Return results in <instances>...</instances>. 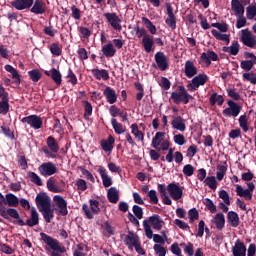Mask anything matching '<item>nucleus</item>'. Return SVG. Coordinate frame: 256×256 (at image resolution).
I'll return each instance as SVG.
<instances>
[{
	"mask_svg": "<svg viewBox=\"0 0 256 256\" xmlns=\"http://www.w3.org/2000/svg\"><path fill=\"white\" fill-rule=\"evenodd\" d=\"M84 108V118L89 119L93 115V105L87 100L82 101Z\"/></svg>",
	"mask_w": 256,
	"mask_h": 256,
	"instance_id": "obj_49",
	"label": "nucleus"
},
{
	"mask_svg": "<svg viewBox=\"0 0 256 256\" xmlns=\"http://www.w3.org/2000/svg\"><path fill=\"white\" fill-rule=\"evenodd\" d=\"M22 123H27L32 129L39 130L43 127V118L37 115H30L22 118Z\"/></svg>",
	"mask_w": 256,
	"mask_h": 256,
	"instance_id": "obj_15",
	"label": "nucleus"
},
{
	"mask_svg": "<svg viewBox=\"0 0 256 256\" xmlns=\"http://www.w3.org/2000/svg\"><path fill=\"white\" fill-rule=\"evenodd\" d=\"M104 17L108 23L114 29V31L121 32L123 29V26H121V18L117 15L115 12H107L104 13Z\"/></svg>",
	"mask_w": 256,
	"mask_h": 256,
	"instance_id": "obj_10",
	"label": "nucleus"
},
{
	"mask_svg": "<svg viewBox=\"0 0 256 256\" xmlns=\"http://www.w3.org/2000/svg\"><path fill=\"white\" fill-rule=\"evenodd\" d=\"M28 177L32 183L35 185H38V187H43V180H41V177L37 175L35 172H28Z\"/></svg>",
	"mask_w": 256,
	"mask_h": 256,
	"instance_id": "obj_52",
	"label": "nucleus"
},
{
	"mask_svg": "<svg viewBox=\"0 0 256 256\" xmlns=\"http://www.w3.org/2000/svg\"><path fill=\"white\" fill-rule=\"evenodd\" d=\"M154 59L160 71H167V69H169V59L164 52H157L154 56Z\"/></svg>",
	"mask_w": 256,
	"mask_h": 256,
	"instance_id": "obj_16",
	"label": "nucleus"
},
{
	"mask_svg": "<svg viewBox=\"0 0 256 256\" xmlns=\"http://www.w3.org/2000/svg\"><path fill=\"white\" fill-rule=\"evenodd\" d=\"M205 185H207L210 189H217V179H215V176L207 177L204 180Z\"/></svg>",
	"mask_w": 256,
	"mask_h": 256,
	"instance_id": "obj_61",
	"label": "nucleus"
},
{
	"mask_svg": "<svg viewBox=\"0 0 256 256\" xmlns=\"http://www.w3.org/2000/svg\"><path fill=\"white\" fill-rule=\"evenodd\" d=\"M5 205H8V207H19V198L13 193H8L5 196Z\"/></svg>",
	"mask_w": 256,
	"mask_h": 256,
	"instance_id": "obj_40",
	"label": "nucleus"
},
{
	"mask_svg": "<svg viewBox=\"0 0 256 256\" xmlns=\"http://www.w3.org/2000/svg\"><path fill=\"white\" fill-rule=\"evenodd\" d=\"M107 198L110 203H118L119 201V190L115 187L108 189Z\"/></svg>",
	"mask_w": 256,
	"mask_h": 256,
	"instance_id": "obj_41",
	"label": "nucleus"
},
{
	"mask_svg": "<svg viewBox=\"0 0 256 256\" xmlns=\"http://www.w3.org/2000/svg\"><path fill=\"white\" fill-rule=\"evenodd\" d=\"M38 173L42 177H51L57 173V166L53 162H44L38 167Z\"/></svg>",
	"mask_w": 256,
	"mask_h": 256,
	"instance_id": "obj_12",
	"label": "nucleus"
},
{
	"mask_svg": "<svg viewBox=\"0 0 256 256\" xmlns=\"http://www.w3.org/2000/svg\"><path fill=\"white\" fill-rule=\"evenodd\" d=\"M141 241L139 240V236L133 231H129L128 235L125 236L124 243L131 249L134 245H137V243H140Z\"/></svg>",
	"mask_w": 256,
	"mask_h": 256,
	"instance_id": "obj_30",
	"label": "nucleus"
},
{
	"mask_svg": "<svg viewBox=\"0 0 256 256\" xmlns=\"http://www.w3.org/2000/svg\"><path fill=\"white\" fill-rule=\"evenodd\" d=\"M231 9L236 17H243L245 15V6L240 0H232Z\"/></svg>",
	"mask_w": 256,
	"mask_h": 256,
	"instance_id": "obj_23",
	"label": "nucleus"
},
{
	"mask_svg": "<svg viewBox=\"0 0 256 256\" xmlns=\"http://www.w3.org/2000/svg\"><path fill=\"white\" fill-rule=\"evenodd\" d=\"M171 125L173 129H176V131H181V133H183L187 129L185 119H183V117L181 116L174 117V119L171 122Z\"/></svg>",
	"mask_w": 256,
	"mask_h": 256,
	"instance_id": "obj_27",
	"label": "nucleus"
},
{
	"mask_svg": "<svg viewBox=\"0 0 256 256\" xmlns=\"http://www.w3.org/2000/svg\"><path fill=\"white\" fill-rule=\"evenodd\" d=\"M154 45L155 41H153L152 36L146 35L142 38V47L146 53H151L152 51H154Z\"/></svg>",
	"mask_w": 256,
	"mask_h": 256,
	"instance_id": "obj_32",
	"label": "nucleus"
},
{
	"mask_svg": "<svg viewBox=\"0 0 256 256\" xmlns=\"http://www.w3.org/2000/svg\"><path fill=\"white\" fill-rule=\"evenodd\" d=\"M232 253L234 256H246L247 255V247L245 243L241 242V240H236L235 245L232 247Z\"/></svg>",
	"mask_w": 256,
	"mask_h": 256,
	"instance_id": "obj_22",
	"label": "nucleus"
},
{
	"mask_svg": "<svg viewBox=\"0 0 256 256\" xmlns=\"http://www.w3.org/2000/svg\"><path fill=\"white\" fill-rule=\"evenodd\" d=\"M255 65H256V62H253L251 60H242L240 62L241 69H243V71H245L246 73H249V71H251V69H253Z\"/></svg>",
	"mask_w": 256,
	"mask_h": 256,
	"instance_id": "obj_51",
	"label": "nucleus"
},
{
	"mask_svg": "<svg viewBox=\"0 0 256 256\" xmlns=\"http://www.w3.org/2000/svg\"><path fill=\"white\" fill-rule=\"evenodd\" d=\"M148 225H152L153 229L156 231H161L163 229V220L161 219V216L158 214H154L148 218Z\"/></svg>",
	"mask_w": 256,
	"mask_h": 256,
	"instance_id": "obj_26",
	"label": "nucleus"
},
{
	"mask_svg": "<svg viewBox=\"0 0 256 256\" xmlns=\"http://www.w3.org/2000/svg\"><path fill=\"white\" fill-rule=\"evenodd\" d=\"M100 145L105 153H111L113 151V145H115V138L110 135L108 139L101 140Z\"/></svg>",
	"mask_w": 256,
	"mask_h": 256,
	"instance_id": "obj_31",
	"label": "nucleus"
},
{
	"mask_svg": "<svg viewBox=\"0 0 256 256\" xmlns=\"http://www.w3.org/2000/svg\"><path fill=\"white\" fill-rule=\"evenodd\" d=\"M111 125L116 133V135H121L127 131V128L123 124L119 123L115 118L111 119Z\"/></svg>",
	"mask_w": 256,
	"mask_h": 256,
	"instance_id": "obj_42",
	"label": "nucleus"
},
{
	"mask_svg": "<svg viewBox=\"0 0 256 256\" xmlns=\"http://www.w3.org/2000/svg\"><path fill=\"white\" fill-rule=\"evenodd\" d=\"M239 41L234 40L231 44V46H224L222 47V51L224 53H229V55H239V49H240Z\"/></svg>",
	"mask_w": 256,
	"mask_h": 256,
	"instance_id": "obj_34",
	"label": "nucleus"
},
{
	"mask_svg": "<svg viewBox=\"0 0 256 256\" xmlns=\"http://www.w3.org/2000/svg\"><path fill=\"white\" fill-rule=\"evenodd\" d=\"M98 173H100V177L102 179L104 187L107 188L113 185V180L111 179V177H109V175H107V169H105V167L100 166L98 169Z\"/></svg>",
	"mask_w": 256,
	"mask_h": 256,
	"instance_id": "obj_33",
	"label": "nucleus"
},
{
	"mask_svg": "<svg viewBox=\"0 0 256 256\" xmlns=\"http://www.w3.org/2000/svg\"><path fill=\"white\" fill-rule=\"evenodd\" d=\"M247 19H253L256 17V6H248L246 8Z\"/></svg>",
	"mask_w": 256,
	"mask_h": 256,
	"instance_id": "obj_64",
	"label": "nucleus"
},
{
	"mask_svg": "<svg viewBox=\"0 0 256 256\" xmlns=\"http://www.w3.org/2000/svg\"><path fill=\"white\" fill-rule=\"evenodd\" d=\"M57 181L55 180V178L53 177H50L48 180H47V189L48 191H51V193H61V188L57 187Z\"/></svg>",
	"mask_w": 256,
	"mask_h": 256,
	"instance_id": "obj_43",
	"label": "nucleus"
},
{
	"mask_svg": "<svg viewBox=\"0 0 256 256\" xmlns=\"http://www.w3.org/2000/svg\"><path fill=\"white\" fill-rule=\"evenodd\" d=\"M11 5L17 11H25V9L33 7V0H12Z\"/></svg>",
	"mask_w": 256,
	"mask_h": 256,
	"instance_id": "obj_20",
	"label": "nucleus"
},
{
	"mask_svg": "<svg viewBox=\"0 0 256 256\" xmlns=\"http://www.w3.org/2000/svg\"><path fill=\"white\" fill-rule=\"evenodd\" d=\"M227 105L228 108L222 111L224 117H239V113H241L243 107L233 100H228Z\"/></svg>",
	"mask_w": 256,
	"mask_h": 256,
	"instance_id": "obj_9",
	"label": "nucleus"
},
{
	"mask_svg": "<svg viewBox=\"0 0 256 256\" xmlns=\"http://www.w3.org/2000/svg\"><path fill=\"white\" fill-rule=\"evenodd\" d=\"M217 169H218V171L216 173V177H217L218 181H223V177H225V173H227V166L218 165Z\"/></svg>",
	"mask_w": 256,
	"mask_h": 256,
	"instance_id": "obj_58",
	"label": "nucleus"
},
{
	"mask_svg": "<svg viewBox=\"0 0 256 256\" xmlns=\"http://www.w3.org/2000/svg\"><path fill=\"white\" fill-rule=\"evenodd\" d=\"M184 73L186 77H188V79H191L195 77V75H197L198 73L197 66H195V63H193V61L187 60L185 62Z\"/></svg>",
	"mask_w": 256,
	"mask_h": 256,
	"instance_id": "obj_24",
	"label": "nucleus"
},
{
	"mask_svg": "<svg viewBox=\"0 0 256 256\" xmlns=\"http://www.w3.org/2000/svg\"><path fill=\"white\" fill-rule=\"evenodd\" d=\"M165 137V132H157L152 139L153 149H159V145L163 143V138Z\"/></svg>",
	"mask_w": 256,
	"mask_h": 256,
	"instance_id": "obj_44",
	"label": "nucleus"
},
{
	"mask_svg": "<svg viewBox=\"0 0 256 256\" xmlns=\"http://www.w3.org/2000/svg\"><path fill=\"white\" fill-rule=\"evenodd\" d=\"M200 61H203L207 67L211 65V61H219V55L213 50H208L206 53H202L200 56Z\"/></svg>",
	"mask_w": 256,
	"mask_h": 256,
	"instance_id": "obj_21",
	"label": "nucleus"
},
{
	"mask_svg": "<svg viewBox=\"0 0 256 256\" xmlns=\"http://www.w3.org/2000/svg\"><path fill=\"white\" fill-rule=\"evenodd\" d=\"M54 202L56 203V207L59 209V215L65 217L69 214V211L67 210V201L65 198L60 195H56L54 196Z\"/></svg>",
	"mask_w": 256,
	"mask_h": 256,
	"instance_id": "obj_19",
	"label": "nucleus"
},
{
	"mask_svg": "<svg viewBox=\"0 0 256 256\" xmlns=\"http://www.w3.org/2000/svg\"><path fill=\"white\" fill-rule=\"evenodd\" d=\"M14 225H19L20 227H25L27 225L28 227H35L39 225V212H37V209L35 207L31 208V214L30 218L24 222L23 218L18 212V218H16L13 222Z\"/></svg>",
	"mask_w": 256,
	"mask_h": 256,
	"instance_id": "obj_4",
	"label": "nucleus"
},
{
	"mask_svg": "<svg viewBox=\"0 0 256 256\" xmlns=\"http://www.w3.org/2000/svg\"><path fill=\"white\" fill-rule=\"evenodd\" d=\"M203 204L208 209V211H210V213H217V206L215 205V203H213V200H211L210 198H206L203 201Z\"/></svg>",
	"mask_w": 256,
	"mask_h": 256,
	"instance_id": "obj_54",
	"label": "nucleus"
},
{
	"mask_svg": "<svg viewBox=\"0 0 256 256\" xmlns=\"http://www.w3.org/2000/svg\"><path fill=\"white\" fill-rule=\"evenodd\" d=\"M0 215L7 221L19 219V211L15 208H6L5 200H0Z\"/></svg>",
	"mask_w": 256,
	"mask_h": 256,
	"instance_id": "obj_8",
	"label": "nucleus"
},
{
	"mask_svg": "<svg viewBox=\"0 0 256 256\" xmlns=\"http://www.w3.org/2000/svg\"><path fill=\"white\" fill-rule=\"evenodd\" d=\"M101 51H102L104 57H107V58L115 57V55L117 53V49L115 48V46L113 45V43L111 41H109L107 44L103 45Z\"/></svg>",
	"mask_w": 256,
	"mask_h": 256,
	"instance_id": "obj_28",
	"label": "nucleus"
},
{
	"mask_svg": "<svg viewBox=\"0 0 256 256\" xmlns=\"http://www.w3.org/2000/svg\"><path fill=\"white\" fill-rule=\"evenodd\" d=\"M1 131L5 135V137H8V139H11L12 141H15V132L9 128V126L2 125Z\"/></svg>",
	"mask_w": 256,
	"mask_h": 256,
	"instance_id": "obj_53",
	"label": "nucleus"
},
{
	"mask_svg": "<svg viewBox=\"0 0 256 256\" xmlns=\"http://www.w3.org/2000/svg\"><path fill=\"white\" fill-rule=\"evenodd\" d=\"M90 207L87 204L82 205V211L87 219H94L95 215H99L101 213V208H99V201L97 200H89Z\"/></svg>",
	"mask_w": 256,
	"mask_h": 256,
	"instance_id": "obj_6",
	"label": "nucleus"
},
{
	"mask_svg": "<svg viewBox=\"0 0 256 256\" xmlns=\"http://www.w3.org/2000/svg\"><path fill=\"white\" fill-rule=\"evenodd\" d=\"M142 22L151 35H157V27L153 24V22H151V20H149V18L142 17Z\"/></svg>",
	"mask_w": 256,
	"mask_h": 256,
	"instance_id": "obj_47",
	"label": "nucleus"
},
{
	"mask_svg": "<svg viewBox=\"0 0 256 256\" xmlns=\"http://www.w3.org/2000/svg\"><path fill=\"white\" fill-rule=\"evenodd\" d=\"M238 123L244 133L249 131V119L247 118V114L241 115L238 119Z\"/></svg>",
	"mask_w": 256,
	"mask_h": 256,
	"instance_id": "obj_46",
	"label": "nucleus"
},
{
	"mask_svg": "<svg viewBox=\"0 0 256 256\" xmlns=\"http://www.w3.org/2000/svg\"><path fill=\"white\" fill-rule=\"evenodd\" d=\"M209 103L210 105H215L217 103V105L221 107V105L225 103V99L223 98L222 95H219L217 94V92H214L209 98Z\"/></svg>",
	"mask_w": 256,
	"mask_h": 256,
	"instance_id": "obj_45",
	"label": "nucleus"
},
{
	"mask_svg": "<svg viewBox=\"0 0 256 256\" xmlns=\"http://www.w3.org/2000/svg\"><path fill=\"white\" fill-rule=\"evenodd\" d=\"M247 187V189H243V186L237 185L236 195H238V197H243L245 201H251V199H253V191H255V183L248 182Z\"/></svg>",
	"mask_w": 256,
	"mask_h": 256,
	"instance_id": "obj_7",
	"label": "nucleus"
},
{
	"mask_svg": "<svg viewBox=\"0 0 256 256\" xmlns=\"http://www.w3.org/2000/svg\"><path fill=\"white\" fill-rule=\"evenodd\" d=\"M35 201L36 207L42 213L44 220L51 223V220L55 217V210L51 208V198L45 194H38Z\"/></svg>",
	"mask_w": 256,
	"mask_h": 256,
	"instance_id": "obj_2",
	"label": "nucleus"
},
{
	"mask_svg": "<svg viewBox=\"0 0 256 256\" xmlns=\"http://www.w3.org/2000/svg\"><path fill=\"white\" fill-rule=\"evenodd\" d=\"M240 41L243 43V45H245L246 47H249L250 49H255L256 47L255 36H253V34L249 29L242 30Z\"/></svg>",
	"mask_w": 256,
	"mask_h": 256,
	"instance_id": "obj_13",
	"label": "nucleus"
},
{
	"mask_svg": "<svg viewBox=\"0 0 256 256\" xmlns=\"http://www.w3.org/2000/svg\"><path fill=\"white\" fill-rule=\"evenodd\" d=\"M244 81H249L252 85H256V73L255 72H245L243 75Z\"/></svg>",
	"mask_w": 256,
	"mask_h": 256,
	"instance_id": "obj_56",
	"label": "nucleus"
},
{
	"mask_svg": "<svg viewBox=\"0 0 256 256\" xmlns=\"http://www.w3.org/2000/svg\"><path fill=\"white\" fill-rule=\"evenodd\" d=\"M154 252L156 253L157 256H165L167 255V248L163 247L161 244H155L153 246Z\"/></svg>",
	"mask_w": 256,
	"mask_h": 256,
	"instance_id": "obj_57",
	"label": "nucleus"
},
{
	"mask_svg": "<svg viewBox=\"0 0 256 256\" xmlns=\"http://www.w3.org/2000/svg\"><path fill=\"white\" fill-rule=\"evenodd\" d=\"M167 191L174 201H179V199L183 197V188H181L177 183L172 182L168 184Z\"/></svg>",
	"mask_w": 256,
	"mask_h": 256,
	"instance_id": "obj_14",
	"label": "nucleus"
},
{
	"mask_svg": "<svg viewBox=\"0 0 256 256\" xmlns=\"http://www.w3.org/2000/svg\"><path fill=\"white\" fill-rule=\"evenodd\" d=\"M227 221L231 225V227H239V214L235 211H229L227 214Z\"/></svg>",
	"mask_w": 256,
	"mask_h": 256,
	"instance_id": "obj_39",
	"label": "nucleus"
},
{
	"mask_svg": "<svg viewBox=\"0 0 256 256\" xmlns=\"http://www.w3.org/2000/svg\"><path fill=\"white\" fill-rule=\"evenodd\" d=\"M50 52L52 53V55L59 57V56H61V53H63V50L61 49V47H59V44L52 43L50 45Z\"/></svg>",
	"mask_w": 256,
	"mask_h": 256,
	"instance_id": "obj_63",
	"label": "nucleus"
},
{
	"mask_svg": "<svg viewBox=\"0 0 256 256\" xmlns=\"http://www.w3.org/2000/svg\"><path fill=\"white\" fill-rule=\"evenodd\" d=\"M28 75L33 83H39V80L41 79V77H43V74H41V71H39V69H33L28 71Z\"/></svg>",
	"mask_w": 256,
	"mask_h": 256,
	"instance_id": "obj_50",
	"label": "nucleus"
},
{
	"mask_svg": "<svg viewBox=\"0 0 256 256\" xmlns=\"http://www.w3.org/2000/svg\"><path fill=\"white\" fill-rule=\"evenodd\" d=\"M147 197H149V202L152 205H157L159 203V197L157 196V191L155 190H150L147 194Z\"/></svg>",
	"mask_w": 256,
	"mask_h": 256,
	"instance_id": "obj_59",
	"label": "nucleus"
},
{
	"mask_svg": "<svg viewBox=\"0 0 256 256\" xmlns=\"http://www.w3.org/2000/svg\"><path fill=\"white\" fill-rule=\"evenodd\" d=\"M47 146L42 147L43 153L46 154L50 159H55L57 157V153H59V143L53 136H49L46 139Z\"/></svg>",
	"mask_w": 256,
	"mask_h": 256,
	"instance_id": "obj_5",
	"label": "nucleus"
},
{
	"mask_svg": "<svg viewBox=\"0 0 256 256\" xmlns=\"http://www.w3.org/2000/svg\"><path fill=\"white\" fill-rule=\"evenodd\" d=\"M5 71H7L8 73H11L12 75V79H15V85H17V87H19L21 85V75H19V72L17 71V69H15L13 66L7 64L4 66Z\"/></svg>",
	"mask_w": 256,
	"mask_h": 256,
	"instance_id": "obj_36",
	"label": "nucleus"
},
{
	"mask_svg": "<svg viewBox=\"0 0 256 256\" xmlns=\"http://www.w3.org/2000/svg\"><path fill=\"white\" fill-rule=\"evenodd\" d=\"M9 100L0 101V115H7L9 113Z\"/></svg>",
	"mask_w": 256,
	"mask_h": 256,
	"instance_id": "obj_60",
	"label": "nucleus"
},
{
	"mask_svg": "<svg viewBox=\"0 0 256 256\" xmlns=\"http://www.w3.org/2000/svg\"><path fill=\"white\" fill-rule=\"evenodd\" d=\"M30 13L34 15H45L47 13V4L43 0H33Z\"/></svg>",
	"mask_w": 256,
	"mask_h": 256,
	"instance_id": "obj_17",
	"label": "nucleus"
},
{
	"mask_svg": "<svg viewBox=\"0 0 256 256\" xmlns=\"http://www.w3.org/2000/svg\"><path fill=\"white\" fill-rule=\"evenodd\" d=\"M209 81V76L205 73L198 74L195 76L191 83L187 85L188 91H197L198 87L205 85Z\"/></svg>",
	"mask_w": 256,
	"mask_h": 256,
	"instance_id": "obj_11",
	"label": "nucleus"
},
{
	"mask_svg": "<svg viewBox=\"0 0 256 256\" xmlns=\"http://www.w3.org/2000/svg\"><path fill=\"white\" fill-rule=\"evenodd\" d=\"M211 34H212L213 37H215V39H217L218 41H225V42L227 43V45H229V43H230L229 35H227V34H221V32L217 31L216 29H212V30H211Z\"/></svg>",
	"mask_w": 256,
	"mask_h": 256,
	"instance_id": "obj_48",
	"label": "nucleus"
},
{
	"mask_svg": "<svg viewBox=\"0 0 256 256\" xmlns=\"http://www.w3.org/2000/svg\"><path fill=\"white\" fill-rule=\"evenodd\" d=\"M166 11L168 17L165 20V23L170 27V29L175 31V29H177V17L175 16V13H173V6H171L169 3H166Z\"/></svg>",
	"mask_w": 256,
	"mask_h": 256,
	"instance_id": "obj_18",
	"label": "nucleus"
},
{
	"mask_svg": "<svg viewBox=\"0 0 256 256\" xmlns=\"http://www.w3.org/2000/svg\"><path fill=\"white\" fill-rule=\"evenodd\" d=\"M44 73L47 77H51L54 83H56L57 85H61L63 81V76L61 75V72L59 70H57L56 68H52L50 72L46 70Z\"/></svg>",
	"mask_w": 256,
	"mask_h": 256,
	"instance_id": "obj_29",
	"label": "nucleus"
},
{
	"mask_svg": "<svg viewBox=\"0 0 256 256\" xmlns=\"http://www.w3.org/2000/svg\"><path fill=\"white\" fill-rule=\"evenodd\" d=\"M92 75L95 77V79H97V81H101V79L108 81L109 79V72L106 69H92Z\"/></svg>",
	"mask_w": 256,
	"mask_h": 256,
	"instance_id": "obj_38",
	"label": "nucleus"
},
{
	"mask_svg": "<svg viewBox=\"0 0 256 256\" xmlns=\"http://www.w3.org/2000/svg\"><path fill=\"white\" fill-rule=\"evenodd\" d=\"M41 241H43L44 249L49 256H64L67 253V248L59 242V240L42 232L40 233Z\"/></svg>",
	"mask_w": 256,
	"mask_h": 256,
	"instance_id": "obj_1",
	"label": "nucleus"
},
{
	"mask_svg": "<svg viewBox=\"0 0 256 256\" xmlns=\"http://www.w3.org/2000/svg\"><path fill=\"white\" fill-rule=\"evenodd\" d=\"M189 216V223H193L194 221H197L199 219V211H197V208H192L188 211Z\"/></svg>",
	"mask_w": 256,
	"mask_h": 256,
	"instance_id": "obj_62",
	"label": "nucleus"
},
{
	"mask_svg": "<svg viewBox=\"0 0 256 256\" xmlns=\"http://www.w3.org/2000/svg\"><path fill=\"white\" fill-rule=\"evenodd\" d=\"M158 191L164 205H171L173 203L171 198H169V195H167V187L165 184H158Z\"/></svg>",
	"mask_w": 256,
	"mask_h": 256,
	"instance_id": "obj_35",
	"label": "nucleus"
},
{
	"mask_svg": "<svg viewBox=\"0 0 256 256\" xmlns=\"http://www.w3.org/2000/svg\"><path fill=\"white\" fill-rule=\"evenodd\" d=\"M103 95L106 97V100L110 105L117 103V92H115V89L110 86H106L103 91Z\"/></svg>",
	"mask_w": 256,
	"mask_h": 256,
	"instance_id": "obj_25",
	"label": "nucleus"
},
{
	"mask_svg": "<svg viewBox=\"0 0 256 256\" xmlns=\"http://www.w3.org/2000/svg\"><path fill=\"white\" fill-rule=\"evenodd\" d=\"M212 223L216 225V229H218V231H223V229H225V214L221 212L217 213L212 220Z\"/></svg>",
	"mask_w": 256,
	"mask_h": 256,
	"instance_id": "obj_37",
	"label": "nucleus"
},
{
	"mask_svg": "<svg viewBox=\"0 0 256 256\" xmlns=\"http://www.w3.org/2000/svg\"><path fill=\"white\" fill-rule=\"evenodd\" d=\"M170 99H172L175 105H180V103L187 105L193 99V96L187 92L185 86H178L177 91L171 93Z\"/></svg>",
	"mask_w": 256,
	"mask_h": 256,
	"instance_id": "obj_3",
	"label": "nucleus"
},
{
	"mask_svg": "<svg viewBox=\"0 0 256 256\" xmlns=\"http://www.w3.org/2000/svg\"><path fill=\"white\" fill-rule=\"evenodd\" d=\"M143 227H144V231L147 239H153L155 234H153V230L151 229V225L149 224V221L144 220Z\"/></svg>",
	"mask_w": 256,
	"mask_h": 256,
	"instance_id": "obj_55",
	"label": "nucleus"
}]
</instances>
